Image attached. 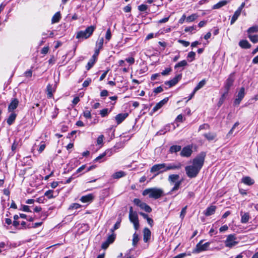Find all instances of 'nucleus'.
I'll list each match as a JSON object with an SVG mask.
<instances>
[{
  "mask_svg": "<svg viewBox=\"0 0 258 258\" xmlns=\"http://www.w3.org/2000/svg\"><path fill=\"white\" fill-rule=\"evenodd\" d=\"M142 195L144 196L149 195L150 198L158 199L164 196V191L161 188L153 187L145 189Z\"/></svg>",
  "mask_w": 258,
  "mask_h": 258,
  "instance_id": "1",
  "label": "nucleus"
},
{
  "mask_svg": "<svg viewBox=\"0 0 258 258\" xmlns=\"http://www.w3.org/2000/svg\"><path fill=\"white\" fill-rule=\"evenodd\" d=\"M95 29V26L91 25L89 26L84 31H80L78 32L76 35V38L79 39H86L92 35Z\"/></svg>",
  "mask_w": 258,
  "mask_h": 258,
  "instance_id": "2",
  "label": "nucleus"
},
{
  "mask_svg": "<svg viewBox=\"0 0 258 258\" xmlns=\"http://www.w3.org/2000/svg\"><path fill=\"white\" fill-rule=\"evenodd\" d=\"M206 155L205 152H201L193 159L192 165L200 171L204 164Z\"/></svg>",
  "mask_w": 258,
  "mask_h": 258,
  "instance_id": "3",
  "label": "nucleus"
},
{
  "mask_svg": "<svg viewBox=\"0 0 258 258\" xmlns=\"http://www.w3.org/2000/svg\"><path fill=\"white\" fill-rule=\"evenodd\" d=\"M238 243V241L236 235L229 234L227 236L226 239L224 241L225 246L227 247L231 248Z\"/></svg>",
  "mask_w": 258,
  "mask_h": 258,
  "instance_id": "4",
  "label": "nucleus"
},
{
  "mask_svg": "<svg viewBox=\"0 0 258 258\" xmlns=\"http://www.w3.org/2000/svg\"><path fill=\"white\" fill-rule=\"evenodd\" d=\"M166 168V163H161V164H155L151 167L150 172L151 173L157 172V173L155 174V175H157L160 173H162L167 171Z\"/></svg>",
  "mask_w": 258,
  "mask_h": 258,
  "instance_id": "5",
  "label": "nucleus"
},
{
  "mask_svg": "<svg viewBox=\"0 0 258 258\" xmlns=\"http://www.w3.org/2000/svg\"><path fill=\"white\" fill-rule=\"evenodd\" d=\"M203 240H201L196 246V248L193 250L192 252L194 253H199L202 251H206L208 249L210 246V242H207L202 244Z\"/></svg>",
  "mask_w": 258,
  "mask_h": 258,
  "instance_id": "6",
  "label": "nucleus"
},
{
  "mask_svg": "<svg viewBox=\"0 0 258 258\" xmlns=\"http://www.w3.org/2000/svg\"><path fill=\"white\" fill-rule=\"evenodd\" d=\"M185 170L187 176L189 178H195L199 174L200 170L191 165L187 166L185 167Z\"/></svg>",
  "mask_w": 258,
  "mask_h": 258,
  "instance_id": "7",
  "label": "nucleus"
},
{
  "mask_svg": "<svg viewBox=\"0 0 258 258\" xmlns=\"http://www.w3.org/2000/svg\"><path fill=\"white\" fill-rule=\"evenodd\" d=\"M130 221L134 224V228L136 230L139 229L140 227L138 216L136 212L133 214H129Z\"/></svg>",
  "mask_w": 258,
  "mask_h": 258,
  "instance_id": "8",
  "label": "nucleus"
},
{
  "mask_svg": "<svg viewBox=\"0 0 258 258\" xmlns=\"http://www.w3.org/2000/svg\"><path fill=\"white\" fill-rule=\"evenodd\" d=\"M234 81V73H232L230 75L225 83L224 89L225 90V92L228 93L230 87L233 85Z\"/></svg>",
  "mask_w": 258,
  "mask_h": 258,
  "instance_id": "9",
  "label": "nucleus"
},
{
  "mask_svg": "<svg viewBox=\"0 0 258 258\" xmlns=\"http://www.w3.org/2000/svg\"><path fill=\"white\" fill-rule=\"evenodd\" d=\"M192 153V147L190 146H187L183 148L180 154L182 157H189L190 156Z\"/></svg>",
  "mask_w": 258,
  "mask_h": 258,
  "instance_id": "10",
  "label": "nucleus"
},
{
  "mask_svg": "<svg viewBox=\"0 0 258 258\" xmlns=\"http://www.w3.org/2000/svg\"><path fill=\"white\" fill-rule=\"evenodd\" d=\"M181 77H182L181 74H178V75H176L172 80L165 82V84L169 86V87H171L172 86H174L178 82V81L179 80H181Z\"/></svg>",
  "mask_w": 258,
  "mask_h": 258,
  "instance_id": "11",
  "label": "nucleus"
},
{
  "mask_svg": "<svg viewBox=\"0 0 258 258\" xmlns=\"http://www.w3.org/2000/svg\"><path fill=\"white\" fill-rule=\"evenodd\" d=\"M99 54V53L98 52V50L97 51H95L92 58L90 59L86 67L87 70H89L93 66Z\"/></svg>",
  "mask_w": 258,
  "mask_h": 258,
  "instance_id": "12",
  "label": "nucleus"
},
{
  "mask_svg": "<svg viewBox=\"0 0 258 258\" xmlns=\"http://www.w3.org/2000/svg\"><path fill=\"white\" fill-rule=\"evenodd\" d=\"M182 164L180 162L172 163L166 164L167 171L170 170H179L182 167Z\"/></svg>",
  "mask_w": 258,
  "mask_h": 258,
  "instance_id": "13",
  "label": "nucleus"
},
{
  "mask_svg": "<svg viewBox=\"0 0 258 258\" xmlns=\"http://www.w3.org/2000/svg\"><path fill=\"white\" fill-rule=\"evenodd\" d=\"M19 101L18 99L17 98H13L11 100V103L8 106V111L9 112H12L17 108V107L18 106Z\"/></svg>",
  "mask_w": 258,
  "mask_h": 258,
  "instance_id": "14",
  "label": "nucleus"
},
{
  "mask_svg": "<svg viewBox=\"0 0 258 258\" xmlns=\"http://www.w3.org/2000/svg\"><path fill=\"white\" fill-rule=\"evenodd\" d=\"M128 116V113H122L116 115L115 119L117 124H120Z\"/></svg>",
  "mask_w": 258,
  "mask_h": 258,
  "instance_id": "15",
  "label": "nucleus"
},
{
  "mask_svg": "<svg viewBox=\"0 0 258 258\" xmlns=\"http://www.w3.org/2000/svg\"><path fill=\"white\" fill-rule=\"evenodd\" d=\"M168 97L165 98L159 102L157 103L156 105L153 107L152 111L155 112L161 108L164 104H165L168 101Z\"/></svg>",
  "mask_w": 258,
  "mask_h": 258,
  "instance_id": "16",
  "label": "nucleus"
},
{
  "mask_svg": "<svg viewBox=\"0 0 258 258\" xmlns=\"http://www.w3.org/2000/svg\"><path fill=\"white\" fill-rule=\"evenodd\" d=\"M103 43H104L103 37L99 38L96 43L95 51H97L98 50V52L99 53L100 50L103 48Z\"/></svg>",
  "mask_w": 258,
  "mask_h": 258,
  "instance_id": "17",
  "label": "nucleus"
},
{
  "mask_svg": "<svg viewBox=\"0 0 258 258\" xmlns=\"http://www.w3.org/2000/svg\"><path fill=\"white\" fill-rule=\"evenodd\" d=\"M94 198V196L92 194H90L87 195L82 196L80 199V201L84 203H90L93 201Z\"/></svg>",
  "mask_w": 258,
  "mask_h": 258,
  "instance_id": "18",
  "label": "nucleus"
},
{
  "mask_svg": "<svg viewBox=\"0 0 258 258\" xmlns=\"http://www.w3.org/2000/svg\"><path fill=\"white\" fill-rule=\"evenodd\" d=\"M151 237V231L148 228H145L143 230V240L145 242H147Z\"/></svg>",
  "mask_w": 258,
  "mask_h": 258,
  "instance_id": "19",
  "label": "nucleus"
},
{
  "mask_svg": "<svg viewBox=\"0 0 258 258\" xmlns=\"http://www.w3.org/2000/svg\"><path fill=\"white\" fill-rule=\"evenodd\" d=\"M216 207L215 206H211L208 207L205 211V215L206 216H209L214 214Z\"/></svg>",
  "mask_w": 258,
  "mask_h": 258,
  "instance_id": "20",
  "label": "nucleus"
},
{
  "mask_svg": "<svg viewBox=\"0 0 258 258\" xmlns=\"http://www.w3.org/2000/svg\"><path fill=\"white\" fill-rule=\"evenodd\" d=\"M112 152L111 150H107L105 151L103 153L100 154L99 156L96 157L94 161L97 162V161H99L100 159L104 158L106 155L110 156L112 155Z\"/></svg>",
  "mask_w": 258,
  "mask_h": 258,
  "instance_id": "21",
  "label": "nucleus"
},
{
  "mask_svg": "<svg viewBox=\"0 0 258 258\" xmlns=\"http://www.w3.org/2000/svg\"><path fill=\"white\" fill-rule=\"evenodd\" d=\"M239 45L243 49H248L250 48L251 45L246 40H242L239 41Z\"/></svg>",
  "mask_w": 258,
  "mask_h": 258,
  "instance_id": "22",
  "label": "nucleus"
},
{
  "mask_svg": "<svg viewBox=\"0 0 258 258\" xmlns=\"http://www.w3.org/2000/svg\"><path fill=\"white\" fill-rule=\"evenodd\" d=\"M179 178V175L178 174H170L169 175L168 180L169 182L171 184L176 183Z\"/></svg>",
  "mask_w": 258,
  "mask_h": 258,
  "instance_id": "23",
  "label": "nucleus"
},
{
  "mask_svg": "<svg viewBox=\"0 0 258 258\" xmlns=\"http://www.w3.org/2000/svg\"><path fill=\"white\" fill-rule=\"evenodd\" d=\"M203 136L209 141H211L214 140L217 136L216 133H211V132L207 133V134H205Z\"/></svg>",
  "mask_w": 258,
  "mask_h": 258,
  "instance_id": "24",
  "label": "nucleus"
},
{
  "mask_svg": "<svg viewBox=\"0 0 258 258\" xmlns=\"http://www.w3.org/2000/svg\"><path fill=\"white\" fill-rule=\"evenodd\" d=\"M16 114L14 112H12L7 119V122L9 125H11L13 123L16 118Z\"/></svg>",
  "mask_w": 258,
  "mask_h": 258,
  "instance_id": "25",
  "label": "nucleus"
},
{
  "mask_svg": "<svg viewBox=\"0 0 258 258\" xmlns=\"http://www.w3.org/2000/svg\"><path fill=\"white\" fill-rule=\"evenodd\" d=\"M228 2L226 0L220 1L219 3H218L217 4H216V5H214L213 6V9H220V8L222 7L223 6H224L226 5H227L228 4Z\"/></svg>",
  "mask_w": 258,
  "mask_h": 258,
  "instance_id": "26",
  "label": "nucleus"
},
{
  "mask_svg": "<svg viewBox=\"0 0 258 258\" xmlns=\"http://www.w3.org/2000/svg\"><path fill=\"white\" fill-rule=\"evenodd\" d=\"M242 181L244 184L251 185L254 183V180L248 176H245L242 179Z\"/></svg>",
  "mask_w": 258,
  "mask_h": 258,
  "instance_id": "27",
  "label": "nucleus"
},
{
  "mask_svg": "<svg viewBox=\"0 0 258 258\" xmlns=\"http://www.w3.org/2000/svg\"><path fill=\"white\" fill-rule=\"evenodd\" d=\"M181 183H182L181 180L177 181V182H176V183H175V184H174L173 187L168 193V194L171 195L174 191L178 190L179 188V187L181 184Z\"/></svg>",
  "mask_w": 258,
  "mask_h": 258,
  "instance_id": "28",
  "label": "nucleus"
},
{
  "mask_svg": "<svg viewBox=\"0 0 258 258\" xmlns=\"http://www.w3.org/2000/svg\"><path fill=\"white\" fill-rule=\"evenodd\" d=\"M61 18L59 12H56L51 19V23L54 24L59 22Z\"/></svg>",
  "mask_w": 258,
  "mask_h": 258,
  "instance_id": "29",
  "label": "nucleus"
},
{
  "mask_svg": "<svg viewBox=\"0 0 258 258\" xmlns=\"http://www.w3.org/2000/svg\"><path fill=\"white\" fill-rule=\"evenodd\" d=\"M139 240V236L138 234H137V232H136L133 235L132 245L135 247L136 246Z\"/></svg>",
  "mask_w": 258,
  "mask_h": 258,
  "instance_id": "30",
  "label": "nucleus"
},
{
  "mask_svg": "<svg viewBox=\"0 0 258 258\" xmlns=\"http://www.w3.org/2000/svg\"><path fill=\"white\" fill-rule=\"evenodd\" d=\"M181 149V147L179 145H173L170 147L169 151L170 153H176Z\"/></svg>",
  "mask_w": 258,
  "mask_h": 258,
  "instance_id": "31",
  "label": "nucleus"
},
{
  "mask_svg": "<svg viewBox=\"0 0 258 258\" xmlns=\"http://www.w3.org/2000/svg\"><path fill=\"white\" fill-rule=\"evenodd\" d=\"M250 219L249 214L248 213H245L241 216V222L242 223H246Z\"/></svg>",
  "mask_w": 258,
  "mask_h": 258,
  "instance_id": "32",
  "label": "nucleus"
},
{
  "mask_svg": "<svg viewBox=\"0 0 258 258\" xmlns=\"http://www.w3.org/2000/svg\"><path fill=\"white\" fill-rule=\"evenodd\" d=\"M141 209L144 210L148 213H150L152 211L151 208L145 203H143L140 207Z\"/></svg>",
  "mask_w": 258,
  "mask_h": 258,
  "instance_id": "33",
  "label": "nucleus"
},
{
  "mask_svg": "<svg viewBox=\"0 0 258 258\" xmlns=\"http://www.w3.org/2000/svg\"><path fill=\"white\" fill-rule=\"evenodd\" d=\"M206 84V81L205 80H202L201 81H200L198 84L197 85V86L194 88V92H197L199 89L202 88L204 86V85Z\"/></svg>",
  "mask_w": 258,
  "mask_h": 258,
  "instance_id": "34",
  "label": "nucleus"
},
{
  "mask_svg": "<svg viewBox=\"0 0 258 258\" xmlns=\"http://www.w3.org/2000/svg\"><path fill=\"white\" fill-rule=\"evenodd\" d=\"M240 14L241 13H239V11L238 12L237 11H236L234 12V14L233 15V16L231 18V21H230V24L231 25L233 24L236 21V20L238 19V17L240 16Z\"/></svg>",
  "mask_w": 258,
  "mask_h": 258,
  "instance_id": "35",
  "label": "nucleus"
},
{
  "mask_svg": "<svg viewBox=\"0 0 258 258\" xmlns=\"http://www.w3.org/2000/svg\"><path fill=\"white\" fill-rule=\"evenodd\" d=\"M187 65V62L185 60H183L180 61V62L176 63L174 66V69H176L177 68L180 67H184Z\"/></svg>",
  "mask_w": 258,
  "mask_h": 258,
  "instance_id": "36",
  "label": "nucleus"
},
{
  "mask_svg": "<svg viewBox=\"0 0 258 258\" xmlns=\"http://www.w3.org/2000/svg\"><path fill=\"white\" fill-rule=\"evenodd\" d=\"M228 93L226 92H225L222 95V96H221L219 100V102L218 103V106L219 107L221 106V105L223 103L224 100H225V99L226 97V96L227 95Z\"/></svg>",
  "mask_w": 258,
  "mask_h": 258,
  "instance_id": "37",
  "label": "nucleus"
},
{
  "mask_svg": "<svg viewBox=\"0 0 258 258\" xmlns=\"http://www.w3.org/2000/svg\"><path fill=\"white\" fill-rule=\"evenodd\" d=\"M244 95H245V89L244 87H241L240 89V90L238 93L237 97L239 98V99H242L244 98Z\"/></svg>",
  "mask_w": 258,
  "mask_h": 258,
  "instance_id": "38",
  "label": "nucleus"
},
{
  "mask_svg": "<svg viewBox=\"0 0 258 258\" xmlns=\"http://www.w3.org/2000/svg\"><path fill=\"white\" fill-rule=\"evenodd\" d=\"M125 175V173L123 171H118L115 172L113 175V177L115 179L119 178L120 177H122Z\"/></svg>",
  "mask_w": 258,
  "mask_h": 258,
  "instance_id": "39",
  "label": "nucleus"
},
{
  "mask_svg": "<svg viewBox=\"0 0 258 258\" xmlns=\"http://www.w3.org/2000/svg\"><path fill=\"white\" fill-rule=\"evenodd\" d=\"M116 237V234L114 232H111V234L109 235L107 238V241L110 244L113 243Z\"/></svg>",
  "mask_w": 258,
  "mask_h": 258,
  "instance_id": "40",
  "label": "nucleus"
},
{
  "mask_svg": "<svg viewBox=\"0 0 258 258\" xmlns=\"http://www.w3.org/2000/svg\"><path fill=\"white\" fill-rule=\"evenodd\" d=\"M198 17V16L196 14H194L191 15L190 16H188L186 18V21L188 22H193Z\"/></svg>",
  "mask_w": 258,
  "mask_h": 258,
  "instance_id": "41",
  "label": "nucleus"
},
{
  "mask_svg": "<svg viewBox=\"0 0 258 258\" xmlns=\"http://www.w3.org/2000/svg\"><path fill=\"white\" fill-rule=\"evenodd\" d=\"M257 32H258V26H253L252 27H250L247 30V33L248 34Z\"/></svg>",
  "mask_w": 258,
  "mask_h": 258,
  "instance_id": "42",
  "label": "nucleus"
},
{
  "mask_svg": "<svg viewBox=\"0 0 258 258\" xmlns=\"http://www.w3.org/2000/svg\"><path fill=\"white\" fill-rule=\"evenodd\" d=\"M121 219L118 221L114 224L113 227L110 229L111 232H114V231L118 229L120 226Z\"/></svg>",
  "mask_w": 258,
  "mask_h": 258,
  "instance_id": "43",
  "label": "nucleus"
},
{
  "mask_svg": "<svg viewBox=\"0 0 258 258\" xmlns=\"http://www.w3.org/2000/svg\"><path fill=\"white\" fill-rule=\"evenodd\" d=\"M187 208V206H185L184 207H183L180 212V218L181 219V220H183L186 215V209Z\"/></svg>",
  "mask_w": 258,
  "mask_h": 258,
  "instance_id": "44",
  "label": "nucleus"
},
{
  "mask_svg": "<svg viewBox=\"0 0 258 258\" xmlns=\"http://www.w3.org/2000/svg\"><path fill=\"white\" fill-rule=\"evenodd\" d=\"M248 37L253 43H255L258 42V35H249Z\"/></svg>",
  "mask_w": 258,
  "mask_h": 258,
  "instance_id": "45",
  "label": "nucleus"
},
{
  "mask_svg": "<svg viewBox=\"0 0 258 258\" xmlns=\"http://www.w3.org/2000/svg\"><path fill=\"white\" fill-rule=\"evenodd\" d=\"M46 89L47 91V96L48 97L51 98L52 96L51 86L50 84L48 85Z\"/></svg>",
  "mask_w": 258,
  "mask_h": 258,
  "instance_id": "46",
  "label": "nucleus"
},
{
  "mask_svg": "<svg viewBox=\"0 0 258 258\" xmlns=\"http://www.w3.org/2000/svg\"><path fill=\"white\" fill-rule=\"evenodd\" d=\"M108 109L107 108L103 109L102 110H100V114L101 116L103 117L107 115L108 113Z\"/></svg>",
  "mask_w": 258,
  "mask_h": 258,
  "instance_id": "47",
  "label": "nucleus"
},
{
  "mask_svg": "<svg viewBox=\"0 0 258 258\" xmlns=\"http://www.w3.org/2000/svg\"><path fill=\"white\" fill-rule=\"evenodd\" d=\"M196 53L194 51H190L188 53L187 58H191L190 61H192L195 58Z\"/></svg>",
  "mask_w": 258,
  "mask_h": 258,
  "instance_id": "48",
  "label": "nucleus"
},
{
  "mask_svg": "<svg viewBox=\"0 0 258 258\" xmlns=\"http://www.w3.org/2000/svg\"><path fill=\"white\" fill-rule=\"evenodd\" d=\"M210 129V125L207 123H204L201 125L199 128V131L202 130H209Z\"/></svg>",
  "mask_w": 258,
  "mask_h": 258,
  "instance_id": "49",
  "label": "nucleus"
},
{
  "mask_svg": "<svg viewBox=\"0 0 258 258\" xmlns=\"http://www.w3.org/2000/svg\"><path fill=\"white\" fill-rule=\"evenodd\" d=\"M111 38V33L110 29L109 28L107 29L106 35H105V38L107 41H109Z\"/></svg>",
  "mask_w": 258,
  "mask_h": 258,
  "instance_id": "50",
  "label": "nucleus"
},
{
  "mask_svg": "<svg viewBox=\"0 0 258 258\" xmlns=\"http://www.w3.org/2000/svg\"><path fill=\"white\" fill-rule=\"evenodd\" d=\"M171 71L172 69H171V68H167L165 70L162 71L161 74L163 76H166L169 75V74L171 72Z\"/></svg>",
  "mask_w": 258,
  "mask_h": 258,
  "instance_id": "51",
  "label": "nucleus"
},
{
  "mask_svg": "<svg viewBox=\"0 0 258 258\" xmlns=\"http://www.w3.org/2000/svg\"><path fill=\"white\" fill-rule=\"evenodd\" d=\"M52 192L53 191L52 190H48L45 192L44 195L47 197L48 199H51L54 197Z\"/></svg>",
  "mask_w": 258,
  "mask_h": 258,
  "instance_id": "52",
  "label": "nucleus"
},
{
  "mask_svg": "<svg viewBox=\"0 0 258 258\" xmlns=\"http://www.w3.org/2000/svg\"><path fill=\"white\" fill-rule=\"evenodd\" d=\"M148 7L146 5H141L138 7V10L141 12H144L147 10Z\"/></svg>",
  "mask_w": 258,
  "mask_h": 258,
  "instance_id": "53",
  "label": "nucleus"
},
{
  "mask_svg": "<svg viewBox=\"0 0 258 258\" xmlns=\"http://www.w3.org/2000/svg\"><path fill=\"white\" fill-rule=\"evenodd\" d=\"M196 29V26H190L187 27L185 28L184 31L186 32H191L192 31L195 30Z\"/></svg>",
  "mask_w": 258,
  "mask_h": 258,
  "instance_id": "54",
  "label": "nucleus"
},
{
  "mask_svg": "<svg viewBox=\"0 0 258 258\" xmlns=\"http://www.w3.org/2000/svg\"><path fill=\"white\" fill-rule=\"evenodd\" d=\"M133 202H134V203L136 205H137V206H139V207H140L141 205L142 204V203H143V202H142V201H141L139 199H137V198H136V199H135L134 200V201H133Z\"/></svg>",
  "mask_w": 258,
  "mask_h": 258,
  "instance_id": "55",
  "label": "nucleus"
},
{
  "mask_svg": "<svg viewBox=\"0 0 258 258\" xmlns=\"http://www.w3.org/2000/svg\"><path fill=\"white\" fill-rule=\"evenodd\" d=\"M163 91V89L161 86L158 87L154 89L153 92L155 94H158L162 92Z\"/></svg>",
  "mask_w": 258,
  "mask_h": 258,
  "instance_id": "56",
  "label": "nucleus"
},
{
  "mask_svg": "<svg viewBox=\"0 0 258 258\" xmlns=\"http://www.w3.org/2000/svg\"><path fill=\"white\" fill-rule=\"evenodd\" d=\"M84 116L87 118H91V112L89 110H86L83 113Z\"/></svg>",
  "mask_w": 258,
  "mask_h": 258,
  "instance_id": "57",
  "label": "nucleus"
},
{
  "mask_svg": "<svg viewBox=\"0 0 258 258\" xmlns=\"http://www.w3.org/2000/svg\"><path fill=\"white\" fill-rule=\"evenodd\" d=\"M103 138H104V136L103 135L99 136L98 137L97 140V144L98 145H100V144H102L103 141Z\"/></svg>",
  "mask_w": 258,
  "mask_h": 258,
  "instance_id": "58",
  "label": "nucleus"
},
{
  "mask_svg": "<svg viewBox=\"0 0 258 258\" xmlns=\"http://www.w3.org/2000/svg\"><path fill=\"white\" fill-rule=\"evenodd\" d=\"M178 41L185 47L188 46L190 44L189 42L183 40H179Z\"/></svg>",
  "mask_w": 258,
  "mask_h": 258,
  "instance_id": "59",
  "label": "nucleus"
},
{
  "mask_svg": "<svg viewBox=\"0 0 258 258\" xmlns=\"http://www.w3.org/2000/svg\"><path fill=\"white\" fill-rule=\"evenodd\" d=\"M110 244V243H109V242H108L107 240H106L105 242L102 243V244L101 245V248L104 249H106L108 247V246Z\"/></svg>",
  "mask_w": 258,
  "mask_h": 258,
  "instance_id": "60",
  "label": "nucleus"
},
{
  "mask_svg": "<svg viewBox=\"0 0 258 258\" xmlns=\"http://www.w3.org/2000/svg\"><path fill=\"white\" fill-rule=\"evenodd\" d=\"M91 82V80L90 79H87L86 80H85L83 83V86L84 87H86L88 86L90 84V83Z\"/></svg>",
  "mask_w": 258,
  "mask_h": 258,
  "instance_id": "61",
  "label": "nucleus"
},
{
  "mask_svg": "<svg viewBox=\"0 0 258 258\" xmlns=\"http://www.w3.org/2000/svg\"><path fill=\"white\" fill-rule=\"evenodd\" d=\"M80 207L81 205L80 204L77 203H74L70 206V209H78Z\"/></svg>",
  "mask_w": 258,
  "mask_h": 258,
  "instance_id": "62",
  "label": "nucleus"
},
{
  "mask_svg": "<svg viewBox=\"0 0 258 258\" xmlns=\"http://www.w3.org/2000/svg\"><path fill=\"white\" fill-rule=\"evenodd\" d=\"M125 61H126L130 64H132L135 62V59L133 57H128L125 59Z\"/></svg>",
  "mask_w": 258,
  "mask_h": 258,
  "instance_id": "63",
  "label": "nucleus"
},
{
  "mask_svg": "<svg viewBox=\"0 0 258 258\" xmlns=\"http://www.w3.org/2000/svg\"><path fill=\"white\" fill-rule=\"evenodd\" d=\"M22 210L26 212H31V210H30L29 206L27 205H24L22 206Z\"/></svg>",
  "mask_w": 258,
  "mask_h": 258,
  "instance_id": "64",
  "label": "nucleus"
}]
</instances>
